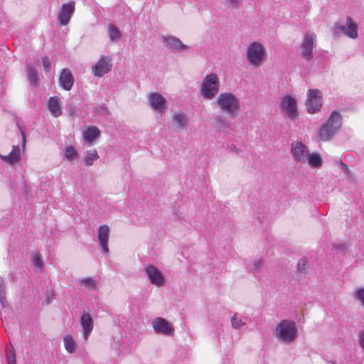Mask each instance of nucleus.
Returning <instances> with one entry per match:
<instances>
[{
    "label": "nucleus",
    "instance_id": "nucleus-29",
    "mask_svg": "<svg viewBox=\"0 0 364 364\" xmlns=\"http://www.w3.org/2000/svg\"><path fill=\"white\" fill-rule=\"evenodd\" d=\"M231 324L233 328L240 329L245 325V321L238 314H235L231 318Z\"/></svg>",
    "mask_w": 364,
    "mask_h": 364
},
{
    "label": "nucleus",
    "instance_id": "nucleus-14",
    "mask_svg": "<svg viewBox=\"0 0 364 364\" xmlns=\"http://www.w3.org/2000/svg\"><path fill=\"white\" fill-rule=\"evenodd\" d=\"M314 35L306 34L301 45V56L306 60H310L313 58Z\"/></svg>",
    "mask_w": 364,
    "mask_h": 364
},
{
    "label": "nucleus",
    "instance_id": "nucleus-12",
    "mask_svg": "<svg viewBox=\"0 0 364 364\" xmlns=\"http://www.w3.org/2000/svg\"><path fill=\"white\" fill-rule=\"evenodd\" d=\"M144 272L147 276L150 283L156 287H161L165 282L164 274L155 266L149 264L145 266Z\"/></svg>",
    "mask_w": 364,
    "mask_h": 364
},
{
    "label": "nucleus",
    "instance_id": "nucleus-28",
    "mask_svg": "<svg viewBox=\"0 0 364 364\" xmlns=\"http://www.w3.org/2000/svg\"><path fill=\"white\" fill-rule=\"evenodd\" d=\"M109 38L111 41H118L120 38L121 33L114 25L109 24L107 28Z\"/></svg>",
    "mask_w": 364,
    "mask_h": 364
},
{
    "label": "nucleus",
    "instance_id": "nucleus-22",
    "mask_svg": "<svg viewBox=\"0 0 364 364\" xmlns=\"http://www.w3.org/2000/svg\"><path fill=\"white\" fill-rule=\"evenodd\" d=\"M100 132L99 129L95 126L87 127L83 132V139L89 144H92L99 136Z\"/></svg>",
    "mask_w": 364,
    "mask_h": 364
},
{
    "label": "nucleus",
    "instance_id": "nucleus-30",
    "mask_svg": "<svg viewBox=\"0 0 364 364\" xmlns=\"http://www.w3.org/2000/svg\"><path fill=\"white\" fill-rule=\"evenodd\" d=\"M65 159L71 161L77 157V153L73 146H68L64 151Z\"/></svg>",
    "mask_w": 364,
    "mask_h": 364
},
{
    "label": "nucleus",
    "instance_id": "nucleus-19",
    "mask_svg": "<svg viewBox=\"0 0 364 364\" xmlns=\"http://www.w3.org/2000/svg\"><path fill=\"white\" fill-rule=\"evenodd\" d=\"M0 159L9 165H15L21 159V149L18 146H13L8 155L0 154Z\"/></svg>",
    "mask_w": 364,
    "mask_h": 364
},
{
    "label": "nucleus",
    "instance_id": "nucleus-39",
    "mask_svg": "<svg viewBox=\"0 0 364 364\" xmlns=\"http://www.w3.org/2000/svg\"><path fill=\"white\" fill-rule=\"evenodd\" d=\"M228 149L231 151V152H234L235 154H240L242 152V150L240 149H239L238 147H237L235 144H228Z\"/></svg>",
    "mask_w": 364,
    "mask_h": 364
},
{
    "label": "nucleus",
    "instance_id": "nucleus-5",
    "mask_svg": "<svg viewBox=\"0 0 364 364\" xmlns=\"http://www.w3.org/2000/svg\"><path fill=\"white\" fill-rule=\"evenodd\" d=\"M267 57L264 46L258 41L249 44L246 50V58L249 64L253 67H260Z\"/></svg>",
    "mask_w": 364,
    "mask_h": 364
},
{
    "label": "nucleus",
    "instance_id": "nucleus-2",
    "mask_svg": "<svg viewBox=\"0 0 364 364\" xmlns=\"http://www.w3.org/2000/svg\"><path fill=\"white\" fill-rule=\"evenodd\" d=\"M276 339L282 343L288 344L296 338V325L291 320H282L275 326L272 331Z\"/></svg>",
    "mask_w": 364,
    "mask_h": 364
},
{
    "label": "nucleus",
    "instance_id": "nucleus-7",
    "mask_svg": "<svg viewBox=\"0 0 364 364\" xmlns=\"http://www.w3.org/2000/svg\"><path fill=\"white\" fill-rule=\"evenodd\" d=\"M282 114L286 119H294L296 117V100L291 95H283L279 102Z\"/></svg>",
    "mask_w": 364,
    "mask_h": 364
},
{
    "label": "nucleus",
    "instance_id": "nucleus-20",
    "mask_svg": "<svg viewBox=\"0 0 364 364\" xmlns=\"http://www.w3.org/2000/svg\"><path fill=\"white\" fill-rule=\"evenodd\" d=\"M47 107L52 115L55 117L60 116L63 113L60 100L56 96L51 97L48 99Z\"/></svg>",
    "mask_w": 364,
    "mask_h": 364
},
{
    "label": "nucleus",
    "instance_id": "nucleus-15",
    "mask_svg": "<svg viewBox=\"0 0 364 364\" xmlns=\"http://www.w3.org/2000/svg\"><path fill=\"white\" fill-rule=\"evenodd\" d=\"M112 68L111 60L107 57H102L92 67L95 76L102 77L107 73Z\"/></svg>",
    "mask_w": 364,
    "mask_h": 364
},
{
    "label": "nucleus",
    "instance_id": "nucleus-10",
    "mask_svg": "<svg viewBox=\"0 0 364 364\" xmlns=\"http://www.w3.org/2000/svg\"><path fill=\"white\" fill-rule=\"evenodd\" d=\"M148 105L155 112L163 114L167 108V100L159 92H151L148 95Z\"/></svg>",
    "mask_w": 364,
    "mask_h": 364
},
{
    "label": "nucleus",
    "instance_id": "nucleus-43",
    "mask_svg": "<svg viewBox=\"0 0 364 364\" xmlns=\"http://www.w3.org/2000/svg\"><path fill=\"white\" fill-rule=\"evenodd\" d=\"M302 147H303V144H302L297 143V146H296L297 149H299L300 148H302Z\"/></svg>",
    "mask_w": 364,
    "mask_h": 364
},
{
    "label": "nucleus",
    "instance_id": "nucleus-36",
    "mask_svg": "<svg viewBox=\"0 0 364 364\" xmlns=\"http://www.w3.org/2000/svg\"><path fill=\"white\" fill-rule=\"evenodd\" d=\"M355 295L356 299L360 301L364 306V287L358 289L355 292Z\"/></svg>",
    "mask_w": 364,
    "mask_h": 364
},
{
    "label": "nucleus",
    "instance_id": "nucleus-44",
    "mask_svg": "<svg viewBox=\"0 0 364 364\" xmlns=\"http://www.w3.org/2000/svg\"><path fill=\"white\" fill-rule=\"evenodd\" d=\"M342 166H343V168H348V166L346 164H342Z\"/></svg>",
    "mask_w": 364,
    "mask_h": 364
},
{
    "label": "nucleus",
    "instance_id": "nucleus-38",
    "mask_svg": "<svg viewBox=\"0 0 364 364\" xmlns=\"http://www.w3.org/2000/svg\"><path fill=\"white\" fill-rule=\"evenodd\" d=\"M42 63L45 73H49L50 70V62L47 56H44L42 58Z\"/></svg>",
    "mask_w": 364,
    "mask_h": 364
},
{
    "label": "nucleus",
    "instance_id": "nucleus-24",
    "mask_svg": "<svg viewBox=\"0 0 364 364\" xmlns=\"http://www.w3.org/2000/svg\"><path fill=\"white\" fill-rule=\"evenodd\" d=\"M99 158L97 150L92 149L88 150L86 153V156L83 159V163L85 165L90 166L93 165L94 162Z\"/></svg>",
    "mask_w": 364,
    "mask_h": 364
},
{
    "label": "nucleus",
    "instance_id": "nucleus-32",
    "mask_svg": "<svg viewBox=\"0 0 364 364\" xmlns=\"http://www.w3.org/2000/svg\"><path fill=\"white\" fill-rule=\"evenodd\" d=\"M262 265V260L261 258L255 259L251 264L248 265V269L250 272H255L258 270Z\"/></svg>",
    "mask_w": 364,
    "mask_h": 364
},
{
    "label": "nucleus",
    "instance_id": "nucleus-8",
    "mask_svg": "<svg viewBox=\"0 0 364 364\" xmlns=\"http://www.w3.org/2000/svg\"><path fill=\"white\" fill-rule=\"evenodd\" d=\"M189 123L188 116L183 112L179 110L174 112L172 114L169 127L176 132L186 131Z\"/></svg>",
    "mask_w": 364,
    "mask_h": 364
},
{
    "label": "nucleus",
    "instance_id": "nucleus-33",
    "mask_svg": "<svg viewBox=\"0 0 364 364\" xmlns=\"http://www.w3.org/2000/svg\"><path fill=\"white\" fill-rule=\"evenodd\" d=\"M6 359L8 364H16V354L13 350H6Z\"/></svg>",
    "mask_w": 364,
    "mask_h": 364
},
{
    "label": "nucleus",
    "instance_id": "nucleus-37",
    "mask_svg": "<svg viewBox=\"0 0 364 364\" xmlns=\"http://www.w3.org/2000/svg\"><path fill=\"white\" fill-rule=\"evenodd\" d=\"M307 268V261L305 259H301L297 263V272H303Z\"/></svg>",
    "mask_w": 364,
    "mask_h": 364
},
{
    "label": "nucleus",
    "instance_id": "nucleus-42",
    "mask_svg": "<svg viewBox=\"0 0 364 364\" xmlns=\"http://www.w3.org/2000/svg\"><path fill=\"white\" fill-rule=\"evenodd\" d=\"M291 152L294 157H296V147L294 146V144H291Z\"/></svg>",
    "mask_w": 364,
    "mask_h": 364
},
{
    "label": "nucleus",
    "instance_id": "nucleus-35",
    "mask_svg": "<svg viewBox=\"0 0 364 364\" xmlns=\"http://www.w3.org/2000/svg\"><path fill=\"white\" fill-rule=\"evenodd\" d=\"M33 264L36 268L41 269L43 267V262L38 253H35L33 255Z\"/></svg>",
    "mask_w": 364,
    "mask_h": 364
},
{
    "label": "nucleus",
    "instance_id": "nucleus-23",
    "mask_svg": "<svg viewBox=\"0 0 364 364\" xmlns=\"http://www.w3.org/2000/svg\"><path fill=\"white\" fill-rule=\"evenodd\" d=\"M78 284L87 291H97V281L92 277H84L77 280Z\"/></svg>",
    "mask_w": 364,
    "mask_h": 364
},
{
    "label": "nucleus",
    "instance_id": "nucleus-18",
    "mask_svg": "<svg viewBox=\"0 0 364 364\" xmlns=\"http://www.w3.org/2000/svg\"><path fill=\"white\" fill-rule=\"evenodd\" d=\"M358 25L353 22L350 16L346 18V26L340 27L345 35L352 39H355L358 37Z\"/></svg>",
    "mask_w": 364,
    "mask_h": 364
},
{
    "label": "nucleus",
    "instance_id": "nucleus-13",
    "mask_svg": "<svg viewBox=\"0 0 364 364\" xmlns=\"http://www.w3.org/2000/svg\"><path fill=\"white\" fill-rule=\"evenodd\" d=\"M80 323L82 328V337L87 341L94 328L93 318L88 311H82L80 316Z\"/></svg>",
    "mask_w": 364,
    "mask_h": 364
},
{
    "label": "nucleus",
    "instance_id": "nucleus-27",
    "mask_svg": "<svg viewBox=\"0 0 364 364\" xmlns=\"http://www.w3.org/2000/svg\"><path fill=\"white\" fill-rule=\"evenodd\" d=\"M63 342L65 348L68 353H73L75 350V341L72 336H65L63 338Z\"/></svg>",
    "mask_w": 364,
    "mask_h": 364
},
{
    "label": "nucleus",
    "instance_id": "nucleus-16",
    "mask_svg": "<svg viewBox=\"0 0 364 364\" xmlns=\"http://www.w3.org/2000/svg\"><path fill=\"white\" fill-rule=\"evenodd\" d=\"M109 228L106 225H100L97 231V239L104 253L108 254L109 252L108 241L109 237Z\"/></svg>",
    "mask_w": 364,
    "mask_h": 364
},
{
    "label": "nucleus",
    "instance_id": "nucleus-34",
    "mask_svg": "<svg viewBox=\"0 0 364 364\" xmlns=\"http://www.w3.org/2000/svg\"><path fill=\"white\" fill-rule=\"evenodd\" d=\"M217 126L220 130H225L230 127V124L222 117H219L217 120Z\"/></svg>",
    "mask_w": 364,
    "mask_h": 364
},
{
    "label": "nucleus",
    "instance_id": "nucleus-45",
    "mask_svg": "<svg viewBox=\"0 0 364 364\" xmlns=\"http://www.w3.org/2000/svg\"><path fill=\"white\" fill-rule=\"evenodd\" d=\"M16 126H18L19 130L21 132L22 130H21V127L18 126V124H16Z\"/></svg>",
    "mask_w": 364,
    "mask_h": 364
},
{
    "label": "nucleus",
    "instance_id": "nucleus-26",
    "mask_svg": "<svg viewBox=\"0 0 364 364\" xmlns=\"http://www.w3.org/2000/svg\"><path fill=\"white\" fill-rule=\"evenodd\" d=\"M27 77L29 82L35 86L38 84V75L36 70L31 65H28L26 68Z\"/></svg>",
    "mask_w": 364,
    "mask_h": 364
},
{
    "label": "nucleus",
    "instance_id": "nucleus-17",
    "mask_svg": "<svg viewBox=\"0 0 364 364\" xmlns=\"http://www.w3.org/2000/svg\"><path fill=\"white\" fill-rule=\"evenodd\" d=\"M164 46L171 50L183 51L188 48V46L183 44L181 41L174 36H162Z\"/></svg>",
    "mask_w": 364,
    "mask_h": 364
},
{
    "label": "nucleus",
    "instance_id": "nucleus-9",
    "mask_svg": "<svg viewBox=\"0 0 364 364\" xmlns=\"http://www.w3.org/2000/svg\"><path fill=\"white\" fill-rule=\"evenodd\" d=\"M75 11V3L70 1L63 4L57 15V19L60 26H67Z\"/></svg>",
    "mask_w": 364,
    "mask_h": 364
},
{
    "label": "nucleus",
    "instance_id": "nucleus-6",
    "mask_svg": "<svg viewBox=\"0 0 364 364\" xmlns=\"http://www.w3.org/2000/svg\"><path fill=\"white\" fill-rule=\"evenodd\" d=\"M151 326L154 332L166 336H173L175 328L173 323L163 317H156L151 321Z\"/></svg>",
    "mask_w": 364,
    "mask_h": 364
},
{
    "label": "nucleus",
    "instance_id": "nucleus-40",
    "mask_svg": "<svg viewBox=\"0 0 364 364\" xmlns=\"http://www.w3.org/2000/svg\"><path fill=\"white\" fill-rule=\"evenodd\" d=\"M226 1L233 8H237L240 6V0H226Z\"/></svg>",
    "mask_w": 364,
    "mask_h": 364
},
{
    "label": "nucleus",
    "instance_id": "nucleus-4",
    "mask_svg": "<svg viewBox=\"0 0 364 364\" xmlns=\"http://www.w3.org/2000/svg\"><path fill=\"white\" fill-rule=\"evenodd\" d=\"M215 105L228 114H234L240 109V100L232 92H222L215 100Z\"/></svg>",
    "mask_w": 364,
    "mask_h": 364
},
{
    "label": "nucleus",
    "instance_id": "nucleus-1",
    "mask_svg": "<svg viewBox=\"0 0 364 364\" xmlns=\"http://www.w3.org/2000/svg\"><path fill=\"white\" fill-rule=\"evenodd\" d=\"M342 126V116L338 111H333L318 132L321 141L331 140Z\"/></svg>",
    "mask_w": 364,
    "mask_h": 364
},
{
    "label": "nucleus",
    "instance_id": "nucleus-21",
    "mask_svg": "<svg viewBox=\"0 0 364 364\" xmlns=\"http://www.w3.org/2000/svg\"><path fill=\"white\" fill-rule=\"evenodd\" d=\"M60 86L65 90H70L73 83L74 78L71 72L68 69H63L60 75Z\"/></svg>",
    "mask_w": 364,
    "mask_h": 364
},
{
    "label": "nucleus",
    "instance_id": "nucleus-31",
    "mask_svg": "<svg viewBox=\"0 0 364 364\" xmlns=\"http://www.w3.org/2000/svg\"><path fill=\"white\" fill-rule=\"evenodd\" d=\"M0 302L2 306H5L6 304L5 283L2 278H0Z\"/></svg>",
    "mask_w": 364,
    "mask_h": 364
},
{
    "label": "nucleus",
    "instance_id": "nucleus-11",
    "mask_svg": "<svg viewBox=\"0 0 364 364\" xmlns=\"http://www.w3.org/2000/svg\"><path fill=\"white\" fill-rule=\"evenodd\" d=\"M306 101L307 110L311 114L318 112L321 107V95L318 90H309Z\"/></svg>",
    "mask_w": 364,
    "mask_h": 364
},
{
    "label": "nucleus",
    "instance_id": "nucleus-3",
    "mask_svg": "<svg viewBox=\"0 0 364 364\" xmlns=\"http://www.w3.org/2000/svg\"><path fill=\"white\" fill-rule=\"evenodd\" d=\"M220 82L215 73L207 75L202 80L200 87L201 96L207 100H211L218 94Z\"/></svg>",
    "mask_w": 364,
    "mask_h": 364
},
{
    "label": "nucleus",
    "instance_id": "nucleus-25",
    "mask_svg": "<svg viewBox=\"0 0 364 364\" xmlns=\"http://www.w3.org/2000/svg\"><path fill=\"white\" fill-rule=\"evenodd\" d=\"M308 162L312 168H319L322 165V159L318 154H310L307 155Z\"/></svg>",
    "mask_w": 364,
    "mask_h": 364
},
{
    "label": "nucleus",
    "instance_id": "nucleus-41",
    "mask_svg": "<svg viewBox=\"0 0 364 364\" xmlns=\"http://www.w3.org/2000/svg\"><path fill=\"white\" fill-rule=\"evenodd\" d=\"M21 135H22V146L24 147V146L26 144V137H25L24 132L23 131H21Z\"/></svg>",
    "mask_w": 364,
    "mask_h": 364
}]
</instances>
